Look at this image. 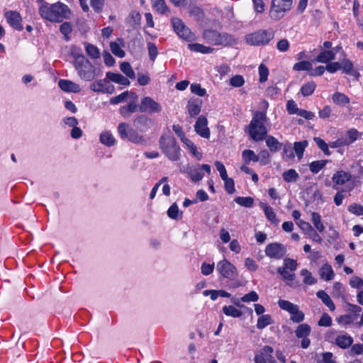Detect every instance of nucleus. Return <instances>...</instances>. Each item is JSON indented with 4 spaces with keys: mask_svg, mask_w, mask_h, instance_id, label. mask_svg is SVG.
I'll return each instance as SVG.
<instances>
[{
    "mask_svg": "<svg viewBox=\"0 0 363 363\" xmlns=\"http://www.w3.org/2000/svg\"><path fill=\"white\" fill-rule=\"evenodd\" d=\"M121 70L129 78L135 79V74L130 65L128 62H123L120 65Z\"/></svg>",
    "mask_w": 363,
    "mask_h": 363,
    "instance_id": "nucleus-46",
    "label": "nucleus"
},
{
    "mask_svg": "<svg viewBox=\"0 0 363 363\" xmlns=\"http://www.w3.org/2000/svg\"><path fill=\"white\" fill-rule=\"evenodd\" d=\"M129 21L131 26H135L140 24L141 16L137 11H132L129 14Z\"/></svg>",
    "mask_w": 363,
    "mask_h": 363,
    "instance_id": "nucleus-57",
    "label": "nucleus"
},
{
    "mask_svg": "<svg viewBox=\"0 0 363 363\" xmlns=\"http://www.w3.org/2000/svg\"><path fill=\"white\" fill-rule=\"evenodd\" d=\"M326 339L335 343L341 349H347L352 346L353 343L352 337L345 332L336 335L334 337L331 335H327Z\"/></svg>",
    "mask_w": 363,
    "mask_h": 363,
    "instance_id": "nucleus-12",
    "label": "nucleus"
},
{
    "mask_svg": "<svg viewBox=\"0 0 363 363\" xmlns=\"http://www.w3.org/2000/svg\"><path fill=\"white\" fill-rule=\"evenodd\" d=\"M307 140H302L299 142H295L294 144V150L297 155L298 158L301 160L303 157V152L306 147L308 146Z\"/></svg>",
    "mask_w": 363,
    "mask_h": 363,
    "instance_id": "nucleus-36",
    "label": "nucleus"
},
{
    "mask_svg": "<svg viewBox=\"0 0 363 363\" xmlns=\"http://www.w3.org/2000/svg\"><path fill=\"white\" fill-rule=\"evenodd\" d=\"M311 220L318 232L323 233L325 230V226L322 222L321 216L319 213L316 212H312Z\"/></svg>",
    "mask_w": 363,
    "mask_h": 363,
    "instance_id": "nucleus-35",
    "label": "nucleus"
},
{
    "mask_svg": "<svg viewBox=\"0 0 363 363\" xmlns=\"http://www.w3.org/2000/svg\"><path fill=\"white\" fill-rule=\"evenodd\" d=\"M118 133L122 140H128L135 144H145V140L135 129L129 128L128 124L121 123L117 128Z\"/></svg>",
    "mask_w": 363,
    "mask_h": 363,
    "instance_id": "nucleus-6",
    "label": "nucleus"
},
{
    "mask_svg": "<svg viewBox=\"0 0 363 363\" xmlns=\"http://www.w3.org/2000/svg\"><path fill=\"white\" fill-rule=\"evenodd\" d=\"M318 298H320L322 302L329 308V309L332 311H335V306L333 301L331 300L329 295L323 290L318 291L316 294Z\"/></svg>",
    "mask_w": 363,
    "mask_h": 363,
    "instance_id": "nucleus-28",
    "label": "nucleus"
},
{
    "mask_svg": "<svg viewBox=\"0 0 363 363\" xmlns=\"http://www.w3.org/2000/svg\"><path fill=\"white\" fill-rule=\"evenodd\" d=\"M38 12L42 18L52 23H61L64 19H69L72 13L69 8L60 1L52 4L44 2Z\"/></svg>",
    "mask_w": 363,
    "mask_h": 363,
    "instance_id": "nucleus-2",
    "label": "nucleus"
},
{
    "mask_svg": "<svg viewBox=\"0 0 363 363\" xmlns=\"http://www.w3.org/2000/svg\"><path fill=\"white\" fill-rule=\"evenodd\" d=\"M277 272L281 274L282 278L291 283H288L291 286L296 287L297 284H295L293 281L295 279L296 275L294 273H290L286 268L279 267L277 269Z\"/></svg>",
    "mask_w": 363,
    "mask_h": 363,
    "instance_id": "nucleus-32",
    "label": "nucleus"
},
{
    "mask_svg": "<svg viewBox=\"0 0 363 363\" xmlns=\"http://www.w3.org/2000/svg\"><path fill=\"white\" fill-rule=\"evenodd\" d=\"M235 201L238 204H239L242 206L251 207L253 204L254 200L250 196H247V197L238 196L235 199Z\"/></svg>",
    "mask_w": 363,
    "mask_h": 363,
    "instance_id": "nucleus-56",
    "label": "nucleus"
},
{
    "mask_svg": "<svg viewBox=\"0 0 363 363\" xmlns=\"http://www.w3.org/2000/svg\"><path fill=\"white\" fill-rule=\"evenodd\" d=\"M223 312L225 315L228 316H231L233 318H239L242 315V313L237 309L233 306H225L223 307Z\"/></svg>",
    "mask_w": 363,
    "mask_h": 363,
    "instance_id": "nucleus-43",
    "label": "nucleus"
},
{
    "mask_svg": "<svg viewBox=\"0 0 363 363\" xmlns=\"http://www.w3.org/2000/svg\"><path fill=\"white\" fill-rule=\"evenodd\" d=\"M279 306L284 311H288L289 313H291L294 309L297 307V305H295L291 303L289 301L279 299L278 301Z\"/></svg>",
    "mask_w": 363,
    "mask_h": 363,
    "instance_id": "nucleus-52",
    "label": "nucleus"
},
{
    "mask_svg": "<svg viewBox=\"0 0 363 363\" xmlns=\"http://www.w3.org/2000/svg\"><path fill=\"white\" fill-rule=\"evenodd\" d=\"M58 86L65 92L79 93L81 91V87L79 84L67 79H60Z\"/></svg>",
    "mask_w": 363,
    "mask_h": 363,
    "instance_id": "nucleus-19",
    "label": "nucleus"
},
{
    "mask_svg": "<svg viewBox=\"0 0 363 363\" xmlns=\"http://www.w3.org/2000/svg\"><path fill=\"white\" fill-rule=\"evenodd\" d=\"M207 125V118L203 116H200L194 125L196 133L204 138H209L210 137V130Z\"/></svg>",
    "mask_w": 363,
    "mask_h": 363,
    "instance_id": "nucleus-18",
    "label": "nucleus"
},
{
    "mask_svg": "<svg viewBox=\"0 0 363 363\" xmlns=\"http://www.w3.org/2000/svg\"><path fill=\"white\" fill-rule=\"evenodd\" d=\"M140 111L142 113H156L162 111L161 105L150 96L142 99Z\"/></svg>",
    "mask_w": 363,
    "mask_h": 363,
    "instance_id": "nucleus-13",
    "label": "nucleus"
},
{
    "mask_svg": "<svg viewBox=\"0 0 363 363\" xmlns=\"http://www.w3.org/2000/svg\"><path fill=\"white\" fill-rule=\"evenodd\" d=\"M361 135V133L355 128H351L346 133V135L343 137L347 145H349L355 142L358 138Z\"/></svg>",
    "mask_w": 363,
    "mask_h": 363,
    "instance_id": "nucleus-34",
    "label": "nucleus"
},
{
    "mask_svg": "<svg viewBox=\"0 0 363 363\" xmlns=\"http://www.w3.org/2000/svg\"><path fill=\"white\" fill-rule=\"evenodd\" d=\"M263 111H257L254 112L252 118L248 125V134L250 137L255 141H262L267 137L268 130L265 125L267 121V109L268 102L263 101Z\"/></svg>",
    "mask_w": 363,
    "mask_h": 363,
    "instance_id": "nucleus-1",
    "label": "nucleus"
},
{
    "mask_svg": "<svg viewBox=\"0 0 363 363\" xmlns=\"http://www.w3.org/2000/svg\"><path fill=\"white\" fill-rule=\"evenodd\" d=\"M313 66L309 61H301L294 64L293 69L296 71H310L312 70Z\"/></svg>",
    "mask_w": 363,
    "mask_h": 363,
    "instance_id": "nucleus-51",
    "label": "nucleus"
},
{
    "mask_svg": "<svg viewBox=\"0 0 363 363\" xmlns=\"http://www.w3.org/2000/svg\"><path fill=\"white\" fill-rule=\"evenodd\" d=\"M348 211L357 216H363V206L357 204V203H352L348 207Z\"/></svg>",
    "mask_w": 363,
    "mask_h": 363,
    "instance_id": "nucleus-64",
    "label": "nucleus"
},
{
    "mask_svg": "<svg viewBox=\"0 0 363 363\" xmlns=\"http://www.w3.org/2000/svg\"><path fill=\"white\" fill-rule=\"evenodd\" d=\"M274 350L271 346L265 345L255 356V363H277L274 357L272 356Z\"/></svg>",
    "mask_w": 363,
    "mask_h": 363,
    "instance_id": "nucleus-15",
    "label": "nucleus"
},
{
    "mask_svg": "<svg viewBox=\"0 0 363 363\" xmlns=\"http://www.w3.org/2000/svg\"><path fill=\"white\" fill-rule=\"evenodd\" d=\"M118 133L122 140H128L135 144H145V140L135 129L129 128L128 124L121 123L117 128Z\"/></svg>",
    "mask_w": 363,
    "mask_h": 363,
    "instance_id": "nucleus-7",
    "label": "nucleus"
},
{
    "mask_svg": "<svg viewBox=\"0 0 363 363\" xmlns=\"http://www.w3.org/2000/svg\"><path fill=\"white\" fill-rule=\"evenodd\" d=\"M188 48L191 51L203 54L211 53L214 50V49L211 47L205 46L199 43L189 44Z\"/></svg>",
    "mask_w": 363,
    "mask_h": 363,
    "instance_id": "nucleus-31",
    "label": "nucleus"
},
{
    "mask_svg": "<svg viewBox=\"0 0 363 363\" xmlns=\"http://www.w3.org/2000/svg\"><path fill=\"white\" fill-rule=\"evenodd\" d=\"M293 0H272L269 16L274 21L281 19L292 7Z\"/></svg>",
    "mask_w": 363,
    "mask_h": 363,
    "instance_id": "nucleus-5",
    "label": "nucleus"
},
{
    "mask_svg": "<svg viewBox=\"0 0 363 363\" xmlns=\"http://www.w3.org/2000/svg\"><path fill=\"white\" fill-rule=\"evenodd\" d=\"M151 123H152L151 120L149 118H147V116H143V115L138 116L134 121L135 125L140 131H143V132L147 130L150 128Z\"/></svg>",
    "mask_w": 363,
    "mask_h": 363,
    "instance_id": "nucleus-22",
    "label": "nucleus"
},
{
    "mask_svg": "<svg viewBox=\"0 0 363 363\" xmlns=\"http://www.w3.org/2000/svg\"><path fill=\"white\" fill-rule=\"evenodd\" d=\"M259 299V296L255 291H250L249 294L244 295L240 301L242 302H255Z\"/></svg>",
    "mask_w": 363,
    "mask_h": 363,
    "instance_id": "nucleus-61",
    "label": "nucleus"
},
{
    "mask_svg": "<svg viewBox=\"0 0 363 363\" xmlns=\"http://www.w3.org/2000/svg\"><path fill=\"white\" fill-rule=\"evenodd\" d=\"M298 177V174L293 169H290L283 173V179L286 182H294Z\"/></svg>",
    "mask_w": 363,
    "mask_h": 363,
    "instance_id": "nucleus-49",
    "label": "nucleus"
},
{
    "mask_svg": "<svg viewBox=\"0 0 363 363\" xmlns=\"http://www.w3.org/2000/svg\"><path fill=\"white\" fill-rule=\"evenodd\" d=\"M328 162L327 160L313 161L309 164V169L313 174L318 173Z\"/></svg>",
    "mask_w": 363,
    "mask_h": 363,
    "instance_id": "nucleus-42",
    "label": "nucleus"
},
{
    "mask_svg": "<svg viewBox=\"0 0 363 363\" xmlns=\"http://www.w3.org/2000/svg\"><path fill=\"white\" fill-rule=\"evenodd\" d=\"M238 39L234 35L228 33H220L219 45L233 46L237 45Z\"/></svg>",
    "mask_w": 363,
    "mask_h": 363,
    "instance_id": "nucleus-25",
    "label": "nucleus"
},
{
    "mask_svg": "<svg viewBox=\"0 0 363 363\" xmlns=\"http://www.w3.org/2000/svg\"><path fill=\"white\" fill-rule=\"evenodd\" d=\"M160 147L162 152L172 161H177L180 157V147L176 138L169 130L160 137Z\"/></svg>",
    "mask_w": 363,
    "mask_h": 363,
    "instance_id": "nucleus-3",
    "label": "nucleus"
},
{
    "mask_svg": "<svg viewBox=\"0 0 363 363\" xmlns=\"http://www.w3.org/2000/svg\"><path fill=\"white\" fill-rule=\"evenodd\" d=\"M274 33L267 30H259L246 35L247 44L255 46L263 45L269 43L274 38Z\"/></svg>",
    "mask_w": 363,
    "mask_h": 363,
    "instance_id": "nucleus-8",
    "label": "nucleus"
},
{
    "mask_svg": "<svg viewBox=\"0 0 363 363\" xmlns=\"http://www.w3.org/2000/svg\"><path fill=\"white\" fill-rule=\"evenodd\" d=\"M335 58V51L323 50L316 57V61L321 63H328Z\"/></svg>",
    "mask_w": 363,
    "mask_h": 363,
    "instance_id": "nucleus-26",
    "label": "nucleus"
},
{
    "mask_svg": "<svg viewBox=\"0 0 363 363\" xmlns=\"http://www.w3.org/2000/svg\"><path fill=\"white\" fill-rule=\"evenodd\" d=\"M4 17L7 23L14 29L22 30L23 29L21 23L22 18L21 14L16 11H8L5 12Z\"/></svg>",
    "mask_w": 363,
    "mask_h": 363,
    "instance_id": "nucleus-16",
    "label": "nucleus"
},
{
    "mask_svg": "<svg viewBox=\"0 0 363 363\" xmlns=\"http://www.w3.org/2000/svg\"><path fill=\"white\" fill-rule=\"evenodd\" d=\"M73 66L77 72L79 77L86 82H91L101 74V71L86 58H80L77 62H73Z\"/></svg>",
    "mask_w": 363,
    "mask_h": 363,
    "instance_id": "nucleus-4",
    "label": "nucleus"
},
{
    "mask_svg": "<svg viewBox=\"0 0 363 363\" xmlns=\"http://www.w3.org/2000/svg\"><path fill=\"white\" fill-rule=\"evenodd\" d=\"M137 109V105L134 102L130 103L127 106H121L119 109L120 113L124 118H128Z\"/></svg>",
    "mask_w": 363,
    "mask_h": 363,
    "instance_id": "nucleus-38",
    "label": "nucleus"
},
{
    "mask_svg": "<svg viewBox=\"0 0 363 363\" xmlns=\"http://www.w3.org/2000/svg\"><path fill=\"white\" fill-rule=\"evenodd\" d=\"M202 171H205L208 174H211V166L209 164H202L201 167H191L186 168L185 172L193 182H198L203 178L204 174Z\"/></svg>",
    "mask_w": 363,
    "mask_h": 363,
    "instance_id": "nucleus-11",
    "label": "nucleus"
},
{
    "mask_svg": "<svg viewBox=\"0 0 363 363\" xmlns=\"http://www.w3.org/2000/svg\"><path fill=\"white\" fill-rule=\"evenodd\" d=\"M60 30L61 33L65 36V39L66 41H69L70 40L69 34L72 31V28L69 22H65L62 24H61L60 27Z\"/></svg>",
    "mask_w": 363,
    "mask_h": 363,
    "instance_id": "nucleus-54",
    "label": "nucleus"
},
{
    "mask_svg": "<svg viewBox=\"0 0 363 363\" xmlns=\"http://www.w3.org/2000/svg\"><path fill=\"white\" fill-rule=\"evenodd\" d=\"M315 89V84L313 82L304 84L301 88V92L303 96L311 95Z\"/></svg>",
    "mask_w": 363,
    "mask_h": 363,
    "instance_id": "nucleus-50",
    "label": "nucleus"
},
{
    "mask_svg": "<svg viewBox=\"0 0 363 363\" xmlns=\"http://www.w3.org/2000/svg\"><path fill=\"white\" fill-rule=\"evenodd\" d=\"M269 153L267 150H261L257 155V162L259 161L262 165H266L269 162Z\"/></svg>",
    "mask_w": 363,
    "mask_h": 363,
    "instance_id": "nucleus-58",
    "label": "nucleus"
},
{
    "mask_svg": "<svg viewBox=\"0 0 363 363\" xmlns=\"http://www.w3.org/2000/svg\"><path fill=\"white\" fill-rule=\"evenodd\" d=\"M203 38L207 43L213 45H219L220 33L213 30H206L203 34Z\"/></svg>",
    "mask_w": 363,
    "mask_h": 363,
    "instance_id": "nucleus-24",
    "label": "nucleus"
},
{
    "mask_svg": "<svg viewBox=\"0 0 363 363\" xmlns=\"http://www.w3.org/2000/svg\"><path fill=\"white\" fill-rule=\"evenodd\" d=\"M319 275L322 279L328 281L333 279L335 273L332 267L326 262L320 268Z\"/></svg>",
    "mask_w": 363,
    "mask_h": 363,
    "instance_id": "nucleus-21",
    "label": "nucleus"
},
{
    "mask_svg": "<svg viewBox=\"0 0 363 363\" xmlns=\"http://www.w3.org/2000/svg\"><path fill=\"white\" fill-rule=\"evenodd\" d=\"M332 100L334 104L338 106L346 105L350 101L347 96L341 92H335L332 96Z\"/></svg>",
    "mask_w": 363,
    "mask_h": 363,
    "instance_id": "nucleus-33",
    "label": "nucleus"
},
{
    "mask_svg": "<svg viewBox=\"0 0 363 363\" xmlns=\"http://www.w3.org/2000/svg\"><path fill=\"white\" fill-rule=\"evenodd\" d=\"M187 108L191 116L198 115L201 108V101L199 100H191L188 102Z\"/></svg>",
    "mask_w": 363,
    "mask_h": 363,
    "instance_id": "nucleus-30",
    "label": "nucleus"
},
{
    "mask_svg": "<svg viewBox=\"0 0 363 363\" xmlns=\"http://www.w3.org/2000/svg\"><path fill=\"white\" fill-rule=\"evenodd\" d=\"M189 13L196 21H201L204 16L202 9L197 6H190L189 8Z\"/></svg>",
    "mask_w": 363,
    "mask_h": 363,
    "instance_id": "nucleus-44",
    "label": "nucleus"
},
{
    "mask_svg": "<svg viewBox=\"0 0 363 363\" xmlns=\"http://www.w3.org/2000/svg\"><path fill=\"white\" fill-rule=\"evenodd\" d=\"M106 77L111 81L118 84L128 86L130 84L128 79L119 73L107 72Z\"/></svg>",
    "mask_w": 363,
    "mask_h": 363,
    "instance_id": "nucleus-23",
    "label": "nucleus"
},
{
    "mask_svg": "<svg viewBox=\"0 0 363 363\" xmlns=\"http://www.w3.org/2000/svg\"><path fill=\"white\" fill-rule=\"evenodd\" d=\"M301 275L304 277L303 281L305 284L313 285L316 282V279L312 276V274L306 269H303L301 271Z\"/></svg>",
    "mask_w": 363,
    "mask_h": 363,
    "instance_id": "nucleus-55",
    "label": "nucleus"
},
{
    "mask_svg": "<svg viewBox=\"0 0 363 363\" xmlns=\"http://www.w3.org/2000/svg\"><path fill=\"white\" fill-rule=\"evenodd\" d=\"M154 9L160 13H165L168 11L164 0H152Z\"/></svg>",
    "mask_w": 363,
    "mask_h": 363,
    "instance_id": "nucleus-53",
    "label": "nucleus"
},
{
    "mask_svg": "<svg viewBox=\"0 0 363 363\" xmlns=\"http://www.w3.org/2000/svg\"><path fill=\"white\" fill-rule=\"evenodd\" d=\"M352 179V174L343 170L337 171L332 177L333 182V189L339 190L340 186L344 185Z\"/></svg>",
    "mask_w": 363,
    "mask_h": 363,
    "instance_id": "nucleus-17",
    "label": "nucleus"
},
{
    "mask_svg": "<svg viewBox=\"0 0 363 363\" xmlns=\"http://www.w3.org/2000/svg\"><path fill=\"white\" fill-rule=\"evenodd\" d=\"M266 138V145L269 148L271 152H276L281 150V143L279 142V140L275 138L274 136L267 135Z\"/></svg>",
    "mask_w": 363,
    "mask_h": 363,
    "instance_id": "nucleus-27",
    "label": "nucleus"
},
{
    "mask_svg": "<svg viewBox=\"0 0 363 363\" xmlns=\"http://www.w3.org/2000/svg\"><path fill=\"white\" fill-rule=\"evenodd\" d=\"M291 314V320L294 323H301L304 319V314L302 311H301L298 308V306L293 311Z\"/></svg>",
    "mask_w": 363,
    "mask_h": 363,
    "instance_id": "nucleus-59",
    "label": "nucleus"
},
{
    "mask_svg": "<svg viewBox=\"0 0 363 363\" xmlns=\"http://www.w3.org/2000/svg\"><path fill=\"white\" fill-rule=\"evenodd\" d=\"M124 47L125 42L122 38H118L116 41L110 43V48L112 53L120 58H123L125 55V51L123 50Z\"/></svg>",
    "mask_w": 363,
    "mask_h": 363,
    "instance_id": "nucleus-20",
    "label": "nucleus"
},
{
    "mask_svg": "<svg viewBox=\"0 0 363 363\" xmlns=\"http://www.w3.org/2000/svg\"><path fill=\"white\" fill-rule=\"evenodd\" d=\"M311 333V327L306 323L299 325L295 330V335L298 338L306 337Z\"/></svg>",
    "mask_w": 363,
    "mask_h": 363,
    "instance_id": "nucleus-37",
    "label": "nucleus"
},
{
    "mask_svg": "<svg viewBox=\"0 0 363 363\" xmlns=\"http://www.w3.org/2000/svg\"><path fill=\"white\" fill-rule=\"evenodd\" d=\"M216 269L223 277L230 280H235L238 276L236 267L225 259L217 263Z\"/></svg>",
    "mask_w": 363,
    "mask_h": 363,
    "instance_id": "nucleus-9",
    "label": "nucleus"
},
{
    "mask_svg": "<svg viewBox=\"0 0 363 363\" xmlns=\"http://www.w3.org/2000/svg\"><path fill=\"white\" fill-rule=\"evenodd\" d=\"M283 268H286L287 270L295 271L297 268V262L295 259L290 258H285L284 260Z\"/></svg>",
    "mask_w": 363,
    "mask_h": 363,
    "instance_id": "nucleus-63",
    "label": "nucleus"
},
{
    "mask_svg": "<svg viewBox=\"0 0 363 363\" xmlns=\"http://www.w3.org/2000/svg\"><path fill=\"white\" fill-rule=\"evenodd\" d=\"M314 141L318 145V147L324 152L326 155H330V152L328 149V145L320 138L315 137L314 138Z\"/></svg>",
    "mask_w": 363,
    "mask_h": 363,
    "instance_id": "nucleus-60",
    "label": "nucleus"
},
{
    "mask_svg": "<svg viewBox=\"0 0 363 363\" xmlns=\"http://www.w3.org/2000/svg\"><path fill=\"white\" fill-rule=\"evenodd\" d=\"M272 323V316L269 314L261 315L257 323V328L258 329H263Z\"/></svg>",
    "mask_w": 363,
    "mask_h": 363,
    "instance_id": "nucleus-45",
    "label": "nucleus"
},
{
    "mask_svg": "<svg viewBox=\"0 0 363 363\" xmlns=\"http://www.w3.org/2000/svg\"><path fill=\"white\" fill-rule=\"evenodd\" d=\"M260 207L263 209L264 214L269 220L272 223H277L276 214L272 207L265 203H260Z\"/></svg>",
    "mask_w": 363,
    "mask_h": 363,
    "instance_id": "nucleus-39",
    "label": "nucleus"
},
{
    "mask_svg": "<svg viewBox=\"0 0 363 363\" xmlns=\"http://www.w3.org/2000/svg\"><path fill=\"white\" fill-rule=\"evenodd\" d=\"M286 253V247L278 242L271 243L267 245L265 254L270 258L279 259L282 258Z\"/></svg>",
    "mask_w": 363,
    "mask_h": 363,
    "instance_id": "nucleus-14",
    "label": "nucleus"
},
{
    "mask_svg": "<svg viewBox=\"0 0 363 363\" xmlns=\"http://www.w3.org/2000/svg\"><path fill=\"white\" fill-rule=\"evenodd\" d=\"M344 294V288L342 284L339 282H335L333 286V296L335 297H341Z\"/></svg>",
    "mask_w": 363,
    "mask_h": 363,
    "instance_id": "nucleus-62",
    "label": "nucleus"
},
{
    "mask_svg": "<svg viewBox=\"0 0 363 363\" xmlns=\"http://www.w3.org/2000/svg\"><path fill=\"white\" fill-rule=\"evenodd\" d=\"M85 50L86 54L92 59H98L100 57L99 50L94 45L85 43Z\"/></svg>",
    "mask_w": 363,
    "mask_h": 363,
    "instance_id": "nucleus-40",
    "label": "nucleus"
},
{
    "mask_svg": "<svg viewBox=\"0 0 363 363\" xmlns=\"http://www.w3.org/2000/svg\"><path fill=\"white\" fill-rule=\"evenodd\" d=\"M100 142L108 147H111L115 145L116 139L111 132L105 130L100 135Z\"/></svg>",
    "mask_w": 363,
    "mask_h": 363,
    "instance_id": "nucleus-29",
    "label": "nucleus"
},
{
    "mask_svg": "<svg viewBox=\"0 0 363 363\" xmlns=\"http://www.w3.org/2000/svg\"><path fill=\"white\" fill-rule=\"evenodd\" d=\"M341 68L342 69V71L346 74H349L352 76L359 75V73L356 70H354L353 64L349 60H344L342 62Z\"/></svg>",
    "mask_w": 363,
    "mask_h": 363,
    "instance_id": "nucleus-41",
    "label": "nucleus"
},
{
    "mask_svg": "<svg viewBox=\"0 0 363 363\" xmlns=\"http://www.w3.org/2000/svg\"><path fill=\"white\" fill-rule=\"evenodd\" d=\"M172 25L174 30L179 35V38H183L187 41L194 40V35L191 33L190 29L186 26L182 21L178 18H172Z\"/></svg>",
    "mask_w": 363,
    "mask_h": 363,
    "instance_id": "nucleus-10",
    "label": "nucleus"
},
{
    "mask_svg": "<svg viewBox=\"0 0 363 363\" xmlns=\"http://www.w3.org/2000/svg\"><path fill=\"white\" fill-rule=\"evenodd\" d=\"M167 215L172 219L178 220L182 218V213L179 212L178 206L174 203L169 208Z\"/></svg>",
    "mask_w": 363,
    "mask_h": 363,
    "instance_id": "nucleus-47",
    "label": "nucleus"
},
{
    "mask_svg": "<svg viewBox=\"0 0 363 363\" xmlns=\"http://www.w3.org/2000/svg\"><path fill=\"white\" fill-rule=\"evenodd\" d=\"M242 157L245 164H249L251 161L257 162V155L251 150H245Z\"/></svg>",
    "mask_w": 363,
    "mask_h": 363,
    "instance_id": "nucleus-48",
    "label": "nucleus"
}]
</instances>
